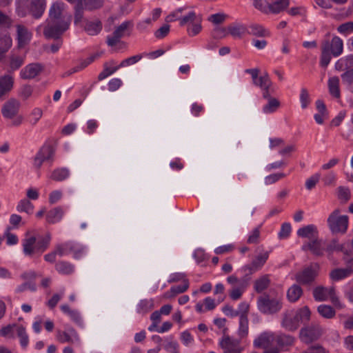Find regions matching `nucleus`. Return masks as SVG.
Listing matches in <instances>:
<instances>
[{
    "label": "nucleus",
    "instance_id": "40",
    "mask_svg": "<svg viewBox=\"0 0 353 353\" xmlns=\"http://www.w3.org/2000/svg\"><path fill=\"white\" fill-rule=\"evenodd\" d=\"M17 209L19 212H25L30 214L33 212V205L29 200L23 199L19 203Z\"/></svg>",
    "mask_w": 353,
    "mask_h": 353
},
{
    "label": "nucleus",
    "instance_id": "11",
    "mask_svg": "<svg viewBox=\"0 0 353 353\" xmlns=\"http://www.w3.org/2000/svg\"><path fill=\"white\" fill-rule=\"evenodd\" d=\"M54 155V150L51 145L42 146L34 157V165L40 168L43 162L46 160H50Z\"/></svg>",
    "mask_w": 353,
    "mask_h": 353
},
{
    "label": "nucleus",
    "instance_id": "14",
    "mask_svg": "<svg viewBox=\"0 0 353 353\" xmlns=\"http://www.w3.org/2000/svg\"><path fill=\"white\" fill-rule=\"evenodd\" d=\"M328 45V51L334 56L339 57L343 52V43L339 37H334L331 41L328 40L324 41L321 46Z\"/></svg>",
    "mask_w": 353,
    "mask_h": 353
},
{
    "label": "nucleus",
    "instance_id": "15",
    "mask_svg": "<svg viewBox=\"0 0 353 353\" xmlns=\"http://www.w3.org/2000/svg\"><path fill=\"white\" fill-rule=\"evenodd\" d=\"M43 69L40 63H30L21 70L20 75L23 79H31L37 77Z\"/></svg>",
    "mask_w": 353,
    "mask_h": 353
},
{
    "label": "nucleus",
    "instance_id": "32",
    "mask_svg": "<svg viewBox=\"0 0 353 353\" xmlns=\"http://www.w3.org/2000/svg\"><path fill=\"white\" fill-rule=\"evenodd\" d=\"M268 100V103L263 107V111L265 113H272L275 112L280 106V101L274 97H271Z\"/></svg>",
    "mask_w": 353,
    "mask_h": 353
},
{
    "label": "nucleus",
    "instance_id": "52",
    "mask_svg": "<svg viewBox=\"0 0 353 353\" xmlns=\"http://www.w3.org/2000/svg\"><path fill=\"white\" fill-rule=\"evenodd\" d=\"M14 327L16 328L17 325H15V324L8 325L6 327H2L0 330V335H1L3 336L8 337V338H13L14 337V335H13V328Z\"/></svg>",
    "mask_w": 353,
    "mask_h": 353
},
{
    "label": "nucleus",
    "instance_id": "26",
    "mask_svg": "<svg viewBox=\"0 0 353 353\" xmlns=\"http://www.w3.org/2000/svg\"><path fill=\"white\" fill-rule=\"evenodd\" d=\"M303 294V290L298 284L292 285L287 292V298L290 302H296Z\"/></svg>",
    "mask_w": 353,
    "mask_h": 353
},
{
    "label": "nucleus",
    "instance_id": "10",
    "mask_svg": "<svg viewBox=\"0 0 353 353\" xmlns=\"http://www.w3.org/2000/svg\"><path fill=\"white\" fill-rule=\"evenodd\" d=\"M20 102L15 99H9L2 107L1 112L4 117L13 119L18 113Z\"/></svg>",
    "mask_w": 353,
    "mask_h": 353
},
{
    "label": "nucleus",
    "instance_id": "8",
    "mask_svg": "<svg viewBox=\"0 0 353 353\" xmlns=\"http://www.w3.org/2000/svg\"><path fill=\"white\" fill-rule=\"evenodd\" d=\"M219 345L223 350V353H241L244 350L239 339L226 334H223Z\"/></svg>",
    "mask_w": 353,
    "mask_h": 353
},
{
    "label": "nucleus",
    "instance_id": "56",
    "mask_svg": "<svg viewBox=\"0 0 353 353\" xmlns=\"http://www.w3.org/2000/svg\"><path fill=\"white\" fill-rule=\"evenodd\" d=\"M291 232V225L289 223H284L281 225V230L279 233L280 239L287 238Z\"/></svg>",
    "mask_w": 353,
    "mask_h": 353
},
{
    "label": "nucleus",
    "instance_id": "43",
    "mask_svg": "<svg viewBox=\"0 0 353 353\" xmlns=\"http://www.w3.org/2000/svg\"><path fill=\"white\" fill-rule=\"evenodd\" d=\"M12 46V40L10 38L3 39L0 42V61L4 57V54Z\"/></svg>",
    "mask_w": 353,
    "mask_h": 353
},
{
    "label": "nucleus",
    "instance_id": "64",
    "mask_svg": "<svg viewBox=\"0 0 353 353\" xmlns=\"http://www.w3.org/2000/svg\"><path fill=\"white\" fill-rule=\"evenodd\" d=\"M62 196V192L59 190H54L52 192L49 196V202L51 204L55 203L59 199H61Z\"/></svg>",
    "mask_w": 353,
    "mask_h": 353
},
{
    "label": "nucleus",
    "instance_id": "44",
    "mask_svg": "<svg viewBox=\"0 0 353 353\" xmlns=\"http://www.w3.org/2000/svg\"><path fill=\"white\" fill-rule=\"evenodd\" d=\"M119 68V66L110 68L107 63L104 64L103 70L99 74L98 79L101 81L115 72Z\"/></svg>",
    "mask_w": 353,
    "mask_h": 353
},
{
    "label": "nucleus",
    "instance_id": "20",
    "mask_svg": "<svg viewBox=\"0 0 353 353\" xmlns=\"http://www.w3.org/2000/svg\"><path fill=\"white\" fill-rule=\"evenodd\" d=\"M302 249L303 250H310L316 256H321L323 253L321 241L318 239V236L307 243L304 244L302 247Z\"/></svg>",
    "mask_w": 353,
    "mask_h": 353
},
{
    "label": "nucleus",
    "instance_id": "5",
    "mask_svg": "<svg viewBox=\"0 0 353 353\" xmlns=\"http://www.w3.org/2000/svg\"><path fill=\"white\" fill-rule=\"evenodd\" d=\"M319 265L313 263L295 274L296 282L301 285H311L319 275Z\"/></svg>",
    "mask_w": 353,
    "mask_h": 353
},
{
    "label": "nucleus",
    "instance_id": "55",
    "mask_svg": "<svg viewBox=\"0 0 353 353\" xmlns=\"http://www.w3.org/2000/svg\"><path fill=\"white\" fill-rule=\"evenodd\" d=\"M341 78L344 82L350 85H353V68L346 70L341 74ZM353 92V87L352 88Z\"/></svg>",
    "mask_w": 353,
    "mask_h": 353
},
{
    "label": "nucleus",
    "instance_id": "59",
    "mask_svg": "<svg viewBox=\"0 0 353 353\" xmlns=\"http://www.w3.org/2000/svg\"><path fill=\"white\" fill-rule=\"evenodd\" d=\"M33 88L30 85H25L22 87L20 96L24 99L26 100L28 99L32 94Z\"/></svg>",
    "mask_w": 353,
    "mask_h": 353
},
{
    "label": "nucleus",
    "instance_id": "53",
    "mask_svg": "<svg viewBox=\"0 0 353 353\" xmlns=\"http://www.w3.org/2000/svg\"><path fill=\"white\" fill-rule=\"evenodd\" d=\"M268 253L265 252L263 254L258 255L255 259L252 261V265L258 268H261L267 261Z\"/></svg>",
    "mask_w": 353,
    "mask_h": 353
},
{
    "label": "nucleus",
    "instance_id": "31",
    "mask_svg": "<svg viewBox=\"0 0 353 353\" xmlns=\"http://www.w3.org/2000/svg\"><path fill=\"white\" fill-rule=\"evenodd\" d=\"M270 281L268 275H264L256 280L254 282L255 290L260 293L267 289L270 285Z\"/></svg>",
    "mask_w": 353,
    "mask_h": 353
},
{
    "label": "nucleus",
    "instance_id": "39",
    "mask_svg": "<svg viewBox=\"0 0 353 353\" xmlns=\"http://www.w3.org/2000/svg\"><path fill=\"white\" fill-rule=\"evenodd\" d=\"M276 341L281 347L290 346L294 341V338L287 334H281L276 336Z\"/></svg>",
    "mask_w": 353,
    "mask_h": 353
},
{
    "label": "nucleus",
    "instance_id": "4",
    "mask_svg": "<svg viewBox=\"0 0 353 353\" xmlns=\"http://www.w3.org/2000/svg\"><path fill=\"white\" fill-rule=\"evenodd\" d=\"M258 309L265 314H273L282 308V302L278 299H271L269 295L261 296L257 301Z\"/></svg>",
    "mask_w": 353,
    "mask_h": 353
},
{
    "label": "nucleus",
    "instance_id": "1",
    "mask_svg": "<svg viewBox=\"0 0 353 353\" xmlns=\"http://www.w3.org/2000/svg\"><path fill=\"white\" fill-rule=\"evenodd\" d=\"M311 312L307 306H304L296 311L287 310L283 315L281 325L289 331H295L301 323L310 321Z\"/></svg>",
    "mask_w": 353,
    "mask_h": 353
},
{
    "label": "nucleus",
    "instance_id": "23",
    "mask_svg": "<svg viewBox=\"0 0 353 353\" xmlns=\"http://www.w3.org/2000/svg\"><path fill=\"white\" fill-rule=\"evenodd\" d=\"M353 272L350 267L346 268H336L331 271L330 276L333 281H339L349 276Z\"/></svg>",
    "mask_w": 353,
    "mask_h": 353
},
{
    "label": "nucleus",
    "instance_id": "61",
    "mask_svg": "<svg viewBox=\"0 0 353 353\" xmlns=\"http://www.w3.org/2000/svg\"><path fill=\"white\" fill-rule=\"evenodd\" d=\"M10 230V228H8L6 232L5 233V236L7 239V244L8 245H15L18 242V238L17 236L10 233L9 231Z\"/></svg>",
    "mask_w": 353,
    "mask_h": 353
},
{
    "label": "nucleus",
    "instance_id": "9",
    "mask_svg": "<svg viewBox=\"0 0 353 353\" xmlns=\"http://www.w3.org/2000/svg\"><path fill=\"white\" fill-rule=\"evenodd\" d=\"M132 22L126 21L122 23L120 26L116 28L111 36L107 37V44L109 46H114L120 42V39L124 36L125 31L128 28L132 26Z\"/></svg>",
    "mask_w": 353,
    "mask_h": 353
},
{
    "label": "nucleus",
    "instance_id": "51",
    "mask_svg": "<svg viewBox=\"0 0 353 353\" xmlns=\"http://www.w3.org/2000/svg\"><path fill=\"white\" fill-rule=\"evenodd\" d=\"M300 101L301 103L302 108H305L310 103V97L307 90L305 88H302L300 93Z\"/></svg>",
    "mask_w": 353,
    "mask_h": 353
},
{
    "label": "nucleus",
    "instance_id": "18",
    "mask_svg": "<svg viewBox=\"0 0 353 353\" xmlns=\"http://www.w3.org/2000/svg\"><path fill=\"white\" fill-rule=\"evenodd\" d=\"M13 84L12 76L6 74L0 77V99L4 98L11 91Z\"/></svg>",
    "mask_w": 353,
    "mask_h": 353
},
{
    "label": "nucleus",
    "instance_id": "6",
    "mask_svg": "<svg viewBox=\"0 0 353 353\" xmlns=\"http://www.w3.org/2000/svg\"><path fill=\"white\" fill-rule=\"evenodd\" d=\"M323 330L318 324H311L301 329L299 337L301 340L309 344L318 340L323 334Z\"/></svg>",
    "mask_w": 353,
    "mask_h": 353
},
{
    "label": "nucleus",
    "instance_id": "47",
    "mask_svg": "<svg viewBox=\"0 0 353 353\" xmlns=\"http://www.w3.org/2000/svg\"><path fill=\"white\" fill-rule=\"evenodd\" d=\"M228 31L232 36L241 37L245 32V28L243 26H229Z\"/></svg>",
    "mask_w": 353,
    "mask_h": 353
},
{
    "label": "nucleus",
    "instance_id": "29",
    "mask_svg": "<svg viewBox=\"0 0 353 353\" xmlns=\"http://www.w3.org/2000/svg\"><path fill=\"white\" fill-rule=\"evenodd\" d=\"M328 88L330 93L336 98H339L340 90H339V79L337 77L330 78L328 80Z\"/></svg>",
    "mask_w": 353,
    "mask_h": 353
},
{
    "label": "nucleus",
    "instance_id": "36",
    "mask_svg": "<svg viewBox=\"0 0 353 353\" xmlns=\"http://www.w3.org/2000/svg\"><path fill=\"white\" fill-rule=\"evenodd\" d=\"M248 333V316L241 315L239 319V335L241 338H243Z\"/></svg>",
    "mask_w": 353,
    "mask_h": 353
},
{
    "label": "nucleus",
    "instance_id": "22",
    "mask_svg": "<svg viewBox=\"0 0 353 353\" xmlns=\"http://www.w3.org/2000/svg\"><path fill=\"white\" fill-rule=\"evenodd\" d=\"M84 7L83 6V0H77L74 8V24L77 26L83 27L82 21L84 19Z\"/></svg>",
    "mask_w": 353,
    "mask_h": 353
},
{
    "label": "nucleus",
    "instance_id": "54",
    "mask_svg": "<svg viewBox=\"0 0 353 353\" xmlns=\"http://www.w3.org/2000/svg\"><path fill=\"white\" fill-rule=\"evenodd\" d=\"M326 250L328 252H332L335 250L341 251L346 253V252L344 251L343 245L339 244L336 239H333L327 246Z\"/></svg>",
    "mask_w": 353,
    "mask_h": 353
},
{
    "label": "nucleus",
    "instance_id": "12",
    "mask_svg": "<svg viewBox=\"0 0 353 353\" xmlns=\"http://www.w3.org/2000/svg\"><path fill=\"white\" fill-rule=\"evenodd\" d=\"M65 4L61 1L54 2L49 10V21H59L62 19H67L63 15Z\"/></svg>",
    "mask_w": 353,
    "mask_h": 353
},
{
    "label": "nucleus",
    "instance_id": "49",
    "mask_svg": "<svg viewBox=\"0 0 353 353\" xmlns=\"http://www.w3.org/2000/svg\"><path fill=\"white\" fill-rule=\"evenodd\" d=\"M301 353H329V352L319 344L310 346L306 350Z\"/></svg>",
    "mask_w": 353,
    "mask_h": 353
},
{
    "label": "nucleus",
    "instance_id": "28",
    "mask_svg": "<svg viewBox=\"0 0 353 353\" xmlns=\"http://www.w3.org/2000/svg\"><path fill=\"white\" fill-rule=\"evenodd\" d=\"M189 288L188 280H183V285L172 286L170 290L165 294L166 297L173 298L177 294L185 292Z\"/></svg>",
    "mask_w": 353,
    "mask_h": 353
},
{
    "label": "nucleus",
    "instance_id": "2",
    "mask_svg": "<svg viewBox=\"0 0 353 353\" xmlns=\"http://www.w3.org/2000/svg\"><path fill=\"white\" fill-rule=\"evenodd\" d=\"M50 234H46L45 236H30L26 238L23 243V250L26 255L32 256L34 254L41 255L48 248L50 241Z\"/></svg>",
    "mask_w": 353,
    "mask_h": 353
},
{
    "label": "nucleus",
    "instance_id": "27",
    "mask_svg": "<svg viewBox=\"0 0 353 353\" xmlns=\"http://www.w3.org/2000/svg\"><path fill=\"white\" fill-rule=\"evenodd\" d=\"M63 215V210L60 207L50 210L46 215V220L50 223L59 221Z\"/></svg>",
    "mask_w": 353,
    "mask_h": 353
},
{
    "label": "nucleus",
    "instance_id": "62",
    "mask_svg": "<svg viewBox=\"0 0 353 353\" xmlns=\"http://www.w3.org/2000/svg\"><path fill=\"white\" fill-rule=\"evenodd\" d=\"M196 18V14L194 12H190L188 13V15L183 17V18L180 19V25L184 26L185 24L189 23V22H193L194 21Z\"/></svg>",
    "mask_w": 353,
    "mask_h": 353
},
{
    "label": "nucleus",
    "instance_id": "38",
    "mask_svg": "<svg viewBox=\"0 0 353 353\" xmlns=\"http://www.w3.org/2000/svg\"><path fill=\"white\" fill-rule=\"evenodd\" d=\"M16 331L18 337L20 339L21 345L23 347H26L28 346L29 339L26 328L22 325H17Z\"/></svg>",
    "mask_w": 353,
    "mask_h": 353
},
{
    "label": "nucleus",
    "instance_id": "63",
    "mask_svg": "<svg viewBox=\"0 0 353 353\" xmlns=\"http://www.w3.org/2000/svg\"><path fill=\"white\" fill-rule=\"evenodd\" d=\"M225 17L224 14H214L210 16V20L215 24H219L225 21Z\"/></svg>",
    "mask_w": 353,
    "mask_h": 353
},
{
    "label": "nucleus",
    "instance_id": "34",
    "mask_svg": "<svg viewBox=\"0 0 353 353\" xmlns=\"http://www.w3.org/2000/svg\"><path fill=\"white\" fill-rule=\"evenodd\" d=\"M103 0H83V6L87 10L92 11L102 8Z\"/></svg>",
    "mask_w": 353,
    "mask_h": 353
},
{
    "label": "nucleus",
    "instance_id": "21",
    "mask_svg": "<svg viewBox=\"0 0 353 353\" xmlns=\"http://www.w3.org/2000/svg\"><path fill=\"white\" fill-rule=\"evenodd\" d=\"M269 9L272 14H279L285 10L289 5V0H269Z\"/></svg>",
    "mask_w": 353,
    "mask_h": 353
},
{
    "label": "nucleus",
    "instance_id": "58",
    "mask_svg": "<svg viewBox=\"0 0 353 353\" xmlns=\"http://www.w3.org/2000/svg\"><path fill=\"white\" fill-rule=\"evenodd\" d=\"M337 30L342 34H347L353 31L352 21L342 23L337 28Z\"/></svg>",
    "mask_w": 353,
    "mask_h": 353
},
{
    "label": "nucleus",
    "instance_id": "19",
    "mask_svg": "<svg viewBox=\"0 0 353 353\" xmlns=\"http://www.w3.org/2000/svg\"><path fill=\"white\" fill-rule=\"evenodd\" d=\"M17 40L19 47L26 45L31 39V33L28 31V28L18 24L16 26Z\"/></svg>",
    "mask_w": 353,
    "mask_h": 353
},
{
    "label": "nucleus",
    "instance_id": "41",
    "mask_svg": "<svg viewBox=\"0 0 353 353\" xmlns=\"http://www.w3.org/2000/svg\"><path fill=\"white\" fill-rule=\"evenodd\" d=\"M68 175V170L66 168H61L53 171L51 175V179L57 181H61L66 179Z\"/></svg>",
    "mask_w": 353,
    "mask_h": 353
},
{
    "label": "nucleus",
    "instance_id": "17",
    "mask_svg": "<svg viewBox=\"0 0 353 353\" xmlns=\"http://www.w3.org/2000/svg\"><path fill=\"white\" fill-rule=\"evenodd\" d=\"M275 338L273 334L264 332L254 341V345L258 348H263L266 350L272 346Z\"/></svg>",
    "mask_w": 353,
    "mask_h": 353
},
{
    "label": "nucleus",
    "instance_id": "7",
    "mask_svg": "<svg viewBox=\"0 0 353 353\" xmlns=\"http://www.w3.org/2000/svg\"><path fill=\"white\" fill-rule=\"evenodd\" d=\"M327 223L332 232L344 233L347 230L348 218L347 216H339V210H335L328 217Z\"/></svg>",
    "mask_w": 353,
    "mask_h": 353
},
{
    "label": "nucleus",
    "instance_id": "30",
    "mask_svg": "<svg viewBox=\"0 0 353 353\" xmlns=\"http://www.w3.org/2000/svg\"><path fill=\"white\" fill-rule=\"evenodd\" d=\"M313 296L317 301H323L328 299V288L319 285L314 288Z\"/></svg>",
    "mask_w": 353,
    "mask_h": 353
},
{
    "label": "nucleus",
    "instance_id": "50",
    "mask_svg": "<svg viewBox=\"0 0 353 353\" xmlns=\"http://www.w3.org/2000/svg\"><path fill=\"white\" fill-rule=\"evenodd\" d=\"M142 58V56L141 54L134 55L132 57H130L128 59H124L121 62L119 67H125L127 65H132L134 63H136L139 60H141Z\"/></svg>",
    "mask_w": 353,
    "mask_h": 353
},
{
    "label": "nucleus",
    "instance_id": "25",
    "mask_svg": "<svg viewBox=\"0 0 353 353\" xmlns=\"http://www.w3.org/2000/svg\"><path fill=\"white\" fill-rule=\"evenodd\" d=\"M297 234L303 238H307L310 241L318 236L316 228L313 225H308L298 230Z\"/></svg>",
    "mask_w": 353,
    "mask_h": 353
},
{
    "label": "nucleus",
    "instance_id": "33",
    "mask_svg": "<svg viewBox=\"0 0 353 353\" xmlns=\"http://www.w3.org/2000/svg\"><path fill=\"white\" fill-rule=\"evenodd\" d=\"M331 53L328 51V45L321 46V54L320 65L323 68H326L331 61Z\"/></svg>",
    "mask_w": 353,
    "mask_h": 353
},
{
    "label": "nucleus",
    "instance_id": "13",
    "mask_svg": "<svg viewBox=\"0 0 353 353\" xmlns=\"http://www.w3.org/2000/svg\"><path fill=\"white\" fill-rule=\"evenodd\" d=\"M83 28L88 35L96 36L101 32L103 23L99 19H95L93 21L85 19Z\"/></svg>",
    "mask_w": 353,
    "mask_h": 353
},
{
    "label": "nucleus",
    "instance_id": "48",
    "mask_svg": "<svg viewBox=\"0 0 353 353\" xmlns=\"http://www.w3.org/2000/svg\"><path fill=\"white\" fill-rule=\"evenodd\" d=\"M23 59L19 56H12L10 59V67L12 70L19 69L23 64Z\"/></svg>",
    "mask_w": 353,
    "mask_h": 353
},
{
    "label": "nucleus",
    "instance_id": "16",
    "mask_svg": "<svg viewBox=\"0 0 353 353\" xmlns=\"http://www.w3.org/2000/svg\"><path fill=\"white\" fill-rule=\"evenodd\" d=\"M46 6V0H32L29 6V12L33 18L38 19L43 15Z\"/></svg>",
    "mask_w": 353,
    "mask_h": 353
},
{
    "label": "nucleus",
    "instance_id": "24",
    "mask_svg": "<svg viewBox=\"0 0 353 353\" xmlns=\"http://www.w3.org/2000/svg\"><path fill=\"white\" fill-rule=\"evenodd\" d=\"M248 33L257 37H269L270 33L261 25L253 23L249 26Z\"/></svg>",
    "mask_w": 353,
    "mask_h": 353
},
{
    "label": "nucleus",
    "instance_id": "35",
    "mask_svg": "<svg viewBox=\"0 0 353 353\" xmlns=\"http://www.w3.org/2000/svg\"><path fill=\"white\" fill-rule=\"evenodd\" d=\"M318 312L324 318L331 319L335 315L334 308L327 305H321L317 308Z\"/></svg>",
    "mask_w": 353,
    "mask_h": 353
},
{
    "label": "nucleus",
    "instance_id": "60",
    "mask_svg": "<svg viewBox=\"0 0 353 353\" xmlns=\"http://www.w3.org/2000/svg\"><path fill=\"white\" fill-rule=\"evenodd\" d=\"M169 31L170 26L165 24L156 31L155 37L157 38H163L168 34Z\"/></svg>",
    "mask_w": 353,
    "mask_h": 353
},
{
    "label": "nucleus",
    "instance_id": "37",
    "mask_svg": "<svg viewBox=\"0 0 353 353\" xmlns=\"http://www.w3.org/2000/svg\"><path fill=\"white\" fill-rule=\"evenodd\" d=\"M56 270L61 274H70L74 271L73 266L65 261H59L55 265Z\"/></svg>",
    "mask_w": 353,
    "mask_h": 353
},
{
    "label": "nucleus",
    "instance_id": "57",
    "mask_svg": "<svg viewBox=\"0 0 353 353\" xmlns=\"http://www.w3.org/2000/svg\"><path fill=\"white\" fill-rule=\"evenodd\" d=\"M338 196L340 199L347 201L350 199V190L345 187H339L338 188Z\"/></svg>",
    "mask_w": 353,
    "mask_h": 353
},
{
    "label": "nucleus",
    "instance_id": "45",
    "mask_svg": "<svg viewBox=\"0 0 353 353\" xmlns=\"http://www.w3.org/2000/svg\"><path fill=\"white\" fill-rule=\"evenodd\" d=\"M253 6L256 9L262 12L263 13H265V14L270 13V10L269 9V3L265 4L264 3L263 0H254Z\"/></svg>",
    "mask_w": 353,
    "mask_h": 353
},
{
    "label": "nucleus",
    "instance_id": "3",
    "mask_svg": "<svg viewBox=\"0 0 353 353\" xmlns=\"http://www.w3.org/2000/svg\"><path fill=\"white\" fill-rule=\"evenodd\" d=\"M72 16L69 14L67 19L59 21H48L43 29V35L47 39L60 40L62 35L70 26Z\"/></svg>",
    "mask_w": 353,
    "mask_h": 353
},
{
    "label": "nucleus",
    "instance_id": "46",
    "mask_svg": "<svg viewBox=\"0 0 353 353\" xmlns=\"http://www.w3.org/2000/svg\"><path fill=\"white\" fill-rule=\"evenodd\" d=\"M12 24V19L0 10V28H9Z\"/></svg>",
    "mask_w": 353,
    "mask_h": 353
},
{
    "label": "nucleus",
    "instance_id": "42",
    "mask_svg": "<svg viewBox=\"0 0 353 353\" xmlns=\"http://www.w3.org/2000/svg\"><path fill=\"white\" fill-rule=\"evenodd\" d=\"M253 83L259 86L261 89L268 85H272V82L268 73H265L263 75L259 77Z\"/></svg>",
    "mask_w": 353,
    "mask_h": 353
}]
</instances>
